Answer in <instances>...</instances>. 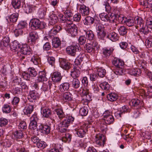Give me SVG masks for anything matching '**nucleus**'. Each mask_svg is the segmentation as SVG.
I'll return each instance as SVG.
<instances>
[{"mask_svg": "<svg viewBox=\"0 0 152 152\" xmlns=\"http://www.w3.org/2000/svg\"><path fill=\"white\" fill-rule=\"evenodd\" d=\"M113 64L116 67L115 69L113 71L116 75H122L124 73L123 69L124 63L120 59H114L113 61Z\"/></svg>", "mask_w": 152, "mask_h": 152, "instance_id": "nucleus-1", "label": "nucleus"}, {"mask_svg": "<svg viewBox=\"0 0 152 152\" xmlns=\"http://www.w3.org/2000/svg\"><path fill=\"white\" fill-rule=\"evenodd\" d=\"M74 118L71 116H68L61 122L59 124V129L61 132H64L66 131V128L69 126V124L74 121Z\"/></svg>", "mask_w": 152, "mask_h": 152, "instance_id": "nucleus-2", "label": "nucleus"}, {"mask_svg": "<svg viewBox=\"0 0 152 152\" xmlns=\"http://www.w3.org/2000/svg\"><path fill=\"white\" fill-rule=\"evenodd\" d=\"M31 27L33 30H36L38 28L43 29L45 28L46 24L44 23L41 22L40 20L36 18L32 19L31 21Z\"/></svg>", "mask_w": 152, "mask_h": 152, "instance_id": "nucleus-3", "label": "nucleus"}, {"mask_svg": "<svg viewBox=\"0 0 152 152\" xmlns=\"http://www.w3.org/2000/svg\"><path fill=\"white\" fill-rule=\"evenodd\" d=\"M65 29L68 33L71 34L72 37H75L77 35V27L75 25L72 24V21H70L68 25H66Z\"/></svg>", "mask_w": 152, "mask_h": 152, "instance_id": "nucleus-4", "label": "nucleus"}, {"mask_svg": "<svg viewBox=\"0 0 152 152\" xmlns=\"http://www.w3.org/2000/svg\"><path fill=\"white\" fill-rule=\"evenodd\" d=\"M80 48L79 45H71L66 48V53L69 55L75 56L77 53L79 51Z\"/></svg>", "mask_w": 152, "mask_h": 152, "instance_id": "nucleus-5", "label": "nucleus"}, {"mask_svg": "<svg viewBox=\"0 0 152 152\" xmlns=\"http://www.w3.org/2000/svg\"><path fill=\"white\" fill-rule=\"evenodd\" d=\"M104 120L106 124L108 125L112 124L114 121L113 116L111 115V113L108 111H106L104 113L103 115Z\"/></svg>", "mask_w": 152, "mask_h": 152, "instance_id": "nucleus-6", "label": "nucleus"}, {"mask_svg": "<svg viewBox=\"0 0 152 152\" xmlns=\"http://www.w3.org/2000/svg\"><path fill=\"white\" fill-rule=\"evenodd\" d=\"M38 37V34L37 32H31L29 33L27 39V43L30 45H34Z\"/></svg>", "mask_w": 152, "mask_h": 152, "instance_id": "nucleus-7", "label": "nucleus"}, {"mask_svg": "<svg viewBox=\"0 0 152 152\" xmlns=\"http://www.w3.org/2000/svg\"><path fill=\"white\" fill-rule=\"evenodd\" d=\"M95 142L99 146L103 147L105 143V138L102 135L99 134H96L95 137Z\"/></svg>", "mask_w": 152, "mask_h": 152, "instance_id": "nucleus-8", "label": "nucleus"}, {"mask_svg": "<svg viewBox=\"0 0 152 152\" xmlns=\"http://www.w3.org/2000/svg\"><path fill=\"white\" fill-rule=\"evenodd\" d=\"M31 49L27 44H24L22 45L19 51L18 52L26 55H29L31 53Z\"/></svg>", "mask_w": 152, "mask_h": 152, "instance_id": "nucleus-9", "label": "nucleus"}, {"mask_svg": "<svg viewBox=\"0 0 152 152\" xmlns=\"http://www.w3.org/2000/svg\"><path fill=\"white\" fill-rule=\"evenodd\" d=\"M41 113L43 117L48 118L52 114L50 110L47 107H43L41 108Z\"/></svg>", "mask_w": 152, "mask_h": 152, "instance_id": "nucleus-10", "label": "nucleus"}, {"mask_svg": "<svg viewBox=\"0 0 152 152\" xmlns=\"http://www.w3.org/2000/svg\"><path fill=\"white\" fill-rule=\"evenodd\" d=\"M60 66L65 70H68L70 68V64L65 59L61 58L59 60Z\"/></svg>", "mask_w": 152, "mask_h": 152, "instance_id": "nucleus-11", "label": "nucleus"}, {"mask_svg": "<svg viewBox=\"0 0 152 152\" xmlns=\"http://www.w3.org/2000/svg\"><path fill=\"white\" fill-rule=\"evenodd\" d=\"M46 72L43 70L39 72L38 76L37 77V80L39 82H42L45 81H46L47 78L46 77Z\"/></svg>", "mask_w": 152, "mask_h": 152, "instance_id": "nucleus-12", "label": "nucleus"}, {"mask_svg": "<svg viewBox=\"0 0 152 152\" xmlns=\"http://www.w3.org/2000/svg\"><path fill=\"white\" fill-rule=\"evenodd\" d=\"M39 94L37 92L32 91H30L28 96V98L30 102H35V100L39 98Z\"/></svg>", "mask_w": 152, "mask_h": 152, "instance_id": "nucleus-13", "label": "nucleus"}, {"mask_svg": "<svg viewBox=\"0 0 152 152\" xmlns=\"http://www.w3.org/2000/svg\"><path fill=\"white\" fill-rule=\"evenodd\" d=\"M62 77L61 73L58 72H54L52 76V80L54 82H60Z\"/></svg>", "mask_w": 152, "mask_h": 152, "instance_id": "nucleus-14", "label": "nucleus"}, {"mask_svg": "<svg viewBox=\"0 0 152 152\" xmlns=\"http://www.w3.org/2000/svg\"><path fill=\"white\" fill-rule=\"evenodd\" d=\"M39 127V130L43 134H48L50 132V128L47 125L41 124Z\"/></svg>", "mask_w": 152, "mask_h": 152, "instance_id": "nucleus-15", "label": "nucleus"}, {"mask_svg": "<svg viewBox=\"0 0 152 152\" xmlns=\"http://www.w3.org/2000/svg\"><path fill=\"white\" fill-rule=\"evenodd\" d=\"M135 23L136 26H134V27L137 28L138 27L141 28L144 25V21L142 18L140 17H136L134 19Z\"/></svg>", "mask_w": 152, "mask_h": 152, "instance_id": "nucleus-16", "label": "nucleus"}, {"mask_svg": "<svg viewBox=\"0 0 152 152\" xmlns=\"http://www.w3.org/2000/svg\"><path fill=\"white\" fill-rule=\"evenodd\" d=\"M128 73L131 75H133L135 76H137L141 74V71L140 69L138 68L131 69H129L128 71Z\"/></svg>", "mask_w": 152, "mask_h": 152, "instance_id": "nucleus-17", "label": "nucleus"}, {"mask_svg": "<svg viewBox=\"0 0 152 152\" xmlns=\"http://www.w3.org/2000/svg\"><path fill=\"white\" fill-rule=\"evenodd\" d=\"M80 9L82 15L86 16L88 15L89 14L90 9L88 7L83 5L80 6Z\"/></svg>", "mask_w": 152, "mask_h": 152, "instance_id": "nucleus-18", "label": "nucleus"}, {"mask_svg": "<svg viewBox=\"0 0 152 152\" xmlns=\"http://www.w3.org/2000/svg\"><path fill=\"white\" fill-rule=\"evenodd\" d=\"M114 49L111 48H104L103 49V53L105 57H108L112 53Z\"/></svg>", "mask_w": 152, "mask_h": 152, "instance_id": "nucleus-19", "label": "nucleus"}, {"mask_svg": "<svg viewBox=\"0 0 152 152\" xmlns=\"http://www.w3.org/2000/svg\"><path fill=\"white\" fill-rule=\"evenodd\" d=\"M80 74V72L79 67L74 68L71 71V76L74 78L79 77Z\"/></svg>", "mask_w": 152, "mask_h": 152, "instance_id": "nucleus-20", "label": "nucleus"}, {"mask_svg": "<svg viewBox=\"0 0 152 152\" xmlns=\"http://www.w3.org/2000/svg\"><path fill=\"white\" fill-rule=\"evenodd\" d=\"M59 28H60V27L59 26H58V27L53 26V28H51L49 31L48 35L49 36L52 37H54L55 35H56L58 32V30L59 29Z\"/></svg>", "mask_w": 152, "mask_h": 152, "instance_id": "nucleus-21", "label": "nucleus"}, {"mask_svg": "<svg viewBox=\"0 0 152 152\" xmlns=\"http://www.w3.org/2000/svg\"><path fill=\"white\" fill-rule=\"evenodd\" d=\"M21 45L16 41H14L12 43L11 48L15 51H19Z\"/></svg>", "mask_w": 152, "mask_h": 152, "instance_id": "nucleus-22", "label": "nucleus"}, {"mask_svg": "<svg viewBox=\"0 0 152 152\" xmlns=\"http://www.w3.org/2000/svg\"><path fill=\"white\" fill-rule=\"evenodd\" d=\"M107 99L111 102L115 101L118 99V96L115 93H110L107 95Z\"/></svg>", "mask_w": 152, "mask_h": 152, "instance_id": "nucleus-23", "label": "nucleus"}, {"mask_svg": "<svg viewBox=\"0 0 152 152\" xmlns=\"http://www.w3.org/2000/svg\"><path fill=\"white\" fill-rule=\"evenodd\" d=\"M94 21V19L91 17L87 16L83 20L84 24L86 25H89L92 24Z\"/></svg>", "mask_w": 152, "mask_h": 152, "instance_id": "nucleus-24", "label": "nucleus"}, {"mask_svg": "<svg viewBox=\"0 0 152 152\" xmlns=\"http://www.w3.org/2000/svg\"><path fill=\"white\" fill-rule=\"evenodd\" d=\"M58 18L56 15L52 14L50 15L49 20V24L52 26L58 22Z\"/></svg>", "mask_w": 152, "mask_h": 152, "instance_id": "nucleus-25", "label": "nucleus"}, {"mask_svg": "<svg viewBox=\"0 0 152 152\" xmlns=\"http://www.w3.org/2000/svg\"><path fill=\"white\" fill-rule=\"evenodd\" d=\"M69 87V83H64L60 85L59 90L61 92H64V91H68Z\"/></svg>", "mask_w": 152, "mask_h": 152, "instance_id": "nucleus-26", "label": "nucleus"}, {"mask_svg": "<svg viewBox=\"0 0 152 152\" xmlns=\"http://www.w3.org/2000/svg\"><path fill=\"white\" fill-rule=\"evenodd\" d=\"M85 55L80 53L75 59V62L77 65L81 64L84 59Z\"/></svg>", "mask_w": 152, "mask_h": 152, "instance_id": "nucleus-27", "label": "nucleus"}, {"mask_svg": "<svg viewBox=\"0 0 152 152\" xmlns=\"http://www.w3.org/2000/svg\"><path fill=\"white\" fill-rule=\"evenodd\" d=\"M107 37L113 42L116 41L118 39V34L114 32L110 33Z\"/></svg>", "mask_w": 152, "mask_h": 152, "instance_id": "nucleus-28", "label": "nucleus"}, {"mask_svg": "<svg viewBox=\"0 0 152 152\" xmlns=\"http://www.w3.org/2000/svg\"><path fill=\"white\" fill-rule=\"evenodd\" d=\"M86 38L89 40H94L95 39L94 35L93 32L91 31H86Z\"/></svg>", "mask_w": 152, "mask_h": 152, "instance_id": "nucleus-29", "label": "nucleus"}, {"mask_svg": "<svg viewBox=\"0 0 152 152\" xmlns=\"http://www.w3.org/2000/svg\"><path fill=\"white\" fill-rule=\"evenodd\" d=\"M34 107L32 105H28L24 110V112L25 114L28 115L30 114L33 110Z\"/></svg>", "mask_w": 152, "mask_h": 152, "instance_id": "nucleus-30", "label": "nucleus"}, {"mask_svg": "<svg viewBox=\"0 0 152 152\" xmlns=\"http://www.w3.org/2000/svg\"><path fill=\"white\" fill-rule=\"evenodd\" d=\"M75 131L78 136L81 137H83L86 135V131L81 128L75 129Z\"/></svg>", "mask_w": 152, "mask_h": 152, "instance_id": "nucleus-31", "label": "nucleus"}, {"mask_svg": "<svg viewBox=\"0 0 152 152\" xmlns=\"http://www.w3.org/2000/svg\"><path fill=\"white\" fill-rule=\"evenodd\" d=\"M63 97V100L66 102L71 101L72 98V94L69 92H66L64 93Z\"/></svg>", "mask_w": 152, "mask_h": 152, "instance_id": "nucleus-32", "label": "nucleus"}, {"mask_svg": "<svg viewBox=\"0 0 152 152\" xmlns=\"http://www.w3.org/2000/svg\"><path fill=\"white\" fill-rule=\"evenodd\" d=\"M72 85L73 88L76 89L81 87L80 81L76 78L73 79L72 81Z\"/></svg>", "mask_w": 152, "mask_h": 152, "instance_id": "nucleus-33", "label": "nucleus"}, {"mask_svg": "<svg viewBox=\"0 0 152 152\" xmlns=\"http://www.w3.org/2000/svg\"><path fill=\"white\" fill-rule=\"evenodd\" d=\"M61 41L59 38L54 37L52 40V45L55 48H57L61 45Z\"/></svg>", "mask_w": 152, "mask_h": 152, "instance_id": "nucleus-34", "label": "nucleus"}, {"mask_svg": "<svg viewBox=\"0 0 152 152\" xmlns=\"http://www.w3.org/2000/svg\"><path fill=\"white\" fill-rule=\"evenodd\" d=\"M54 111L56 113L59 118L61 119L63 118L65 116V114L62 109L61 108H56Z\"/></svg>", "mask_w": 152, "mask_h": 152, "instance_id": "nucleus-35", "label": "nucleus"}, {"mask_svg": "<svg viewBox=\"0 0 152 152\" xmlns=\"http://www.w3.org/2000/svg\"><path fill=\"white\" fill-rule=\"evenodd\" d=\"M53 148L48 150V152H60L58 148L62 150V148L60 146V145L58 144H55L53 145Z\"/></svg>", "mask_w": 152, "mask_h": 152, "instance_id": "nucleus-36", "label": "nucleus"}, {"mask_svg": "<svg viewBox=\"0 0 152 152\" xmlns=\"http://www.w3.org/2000/svg\"><path fill=\"white\" fill-rule=\"evenodd\" d=\"M106 71L104 69L100 68H98L97 71L98 75L101 77H103L106 74Z\"/></svg>", "mask_w": 152, "mask_h": 152, "instance_id": "nucleus-37", "label": "nucleus"}, {"mask_svg": "<svg viewBox=\"0 0 152 152\" xmlns=\"http://www.w3.org/2000/svg\"><path fill=\"white\" fill-rule=\"evenodd\" d=\"M18 13H14L10 15L8 19L11 22H15L18 19Z\"/></svg>", "mask_w": 152, "mask_h": 152, "instance_id": "nucleus-38", "label": "nucleus"}, {"mask_svg": "<svg viewBox=\"0 0 152 152\" xmlns=\"http://www.w3.org/2000/svg\"><path fill=\"white\" fill-rule=\"evenodd\" d=\"M12 4L15 9H19L21 6V1L20 0H13Z\"/></svg>", "mask_w": 152, "mask_h": 152, "instance_id": "nucleus-39", "label": "nucleus"}, {"mask_svg": "<svg viewBox=\"0 0 152 152\" xmlns=\"http://www.w3.org/2000/svg\"><path fill=\"white\" fill-rule=\"evenodd\" d=\"M71 135L69 133H66L64 136L62 137V140L64 142H69L71 140Z\"/></svg>", "mask_w": 152, "mask_h": 152, "instance_id": "nucleus-40", "label": "nucleus"}, {"mask_svg": "<svg viewBox=\"0 0 152 152\" xmlns=\"http://www.w3.org/2000/svg\"><path fill=\"white\" fill-rule=\"evenodd\" d=\"M128 108L127 106H124L121 109L119 112L116 113V114L118 115L120 117H121V115L122 114L128 111Z\"/></svg>", "mask_w": 152, "mask_h": 152, "instance_id": "nucleus-41", "label": "nucleus"}, {"mask_svg": "<svg viewBox=\"0 0 152 152\" xmlns=\"http://www.w3.org/2000/svg\"><path fill=\"white\" fill-rule=\"evenodd\" d=\"M35 7H36L33 6L27 5L25 7V12L27 14L31 13L33 10L35 9Z\"/></svg>", "mask_w": 152, "mask_h": 152, "instance_id": "nucleus-42", "label": "nucleus"}, {"mask_svg": "<svg viewBox=\"0 0 152 152\" xmlns=\"http://www.w3.org/2000/svg\"><path fill=\"white\" fill-rule=\"evenodd\" d=\"M88 113V110L87 107L84 106L81 108L79 111V113L82 116H85L87 115Z\"/></svg>", "mask_w": 152, "mask_h": 152, "instance_id": "nucleus-43", "label": "nucleus"}, {"mask_svg": "<svg viewBox=\"0 0 152 152\" xmlns=\"http://www.w3.org/2000/svg\"><path fill=\"white\" fill-rule=\"evenodd\" d=\"M31 61L36 65H38L41 62L40 59L37 56H33L31 58Z\"/></svg>", "mask_w": 152, "mask_h": 152, "instance_id": "nucleus-44", "label": "nucleus"}, {"mask_svg": "<svg viewBox=\"0 0 152 152\" xmlns=\"http://www.w3.org/2000/svg\"><path fill=\"white\" fill-rule=\"evenodd\" d=\"M118 31L121 35H124L126 34L127 30L125 26H121L118 28Z\"/></svg>", "mask_w": 152, "mask_h": 152, "instance_id": "nucleus-45", "label": "nucleus"}, {"mask_svg": "<svg viewBox=\"0 0 152 152\" xmlns=\"http://www.w3.org/2000/svg\"><path fill=\"white\" fill-rule=\"evenodd\" d=\"M101 88L106 91H108L110 87V85L106 82H104L101 83L100 86Z\"/></svg>", "mask_w": 152, "mask_h": 152, "instance_id": "nucleus-46", "label": "nucleus"}, {"mask_svg": "<svg viewBox=\"0 0 152 152\" xmlns=\"http://www.w3.org/2000/svg\"><path fill=\"white\" fill-rule=\"evenodd\" d=\"M28 73H29L31 77H36L37 75V73L35 69L33 67L29 68L28 70Z\"/></svg>", "mask_w": 152, "mask_h": 152, "instance_id": "nucleus-47", "label": "nucleus"}, {"mask_svg": "<svg viewBox=\"0 0 152 152\" xmlns=\"http://www.w3.org/2000/svg\"><path fill=\"white\" fill-rule=\"evenodd\" d=\"M126 22L124 23L129 26H133L134 25V21L132 18H125Z\"/></svg>", "mask_w": 152, "mask_h": 152, "instance_id": "nucleus-48", "label": "nucleus"}, {"mask_svg": "<svg viewBox=\"0 0 152 152\" xmlns=\"http://www.w3.org/2000/svg\"><path fill=\"white\" fill-rule=\"evenodd\" d=\"M2 110L3 112L7 113L10 112L11 108L10 105L6 104L4 105L2 107Z\"/></svg>", "mask_w": 152, "mask_h": 152, "instance_id": "nucleus-49", "label": "nucleus"}, {"mask_svg": "<svg viewBox=\"0 0 152 152\" xmlns=\"http://www.w3.org/2000/svg\"><path fill=\"white\" fill-rule=\"evenodd\" d=\"M99 16L101 20L103 21H107L108 20L109 16L106 13H101L99 14Z\"/></svg>", "mask_w": 152, "mask_h": 152, "instance_id": "nucleus-50", "label": "nucleus"}, {"mask_svg": "<svg viewBox=\"0 0 152 152\" xmlns=\"http://www.w3.org/2000/svg\"><path fill=\"white\" fill-rule=\"evenodd\" d=\"M10 40L9 37L6 36L4 37L3 39V45L5 47H7L9 45Z\"/></svg>", "mask_w": 152, "mask_h": 152, "instance_id": "nucleus-51", "label": "nucleus"}, {"mask_svg": "<svg viewBox=\"0 0 152 152\" xmlns=\"http://www.w3.org/2000/svg\"><path fill=\"white\" fill-rule=\"evenodd\" d=\"M42 82H39L38 80H36V82L34 83V85L32 86V87L33 88L38 90L39 88H41V86Z\"/></svg>", "mask_w": 152, "mask_h": 152, "instance_id": "nucleus-52", "label": "nucleus"}, {"mask_svg": "<svg viewBox=\"0 0 152 152\" xmlns=\"http://www.w3.org/2000/svg\"><path fill=\"white\" fill-rule=\"evenodd\" d=\"M14 137L16 138H21L23 136L22 132L20 130L16 131L14 133Z\"/></svg>", "mask_w": 152, "mask_h": 152, "instance_id": "nucleus-53", "label": "nucleus"}, {"mask_svg": "<svg viewBox=\"0 0 152 152\" xmlns=\"http://www.w3.org/2000/svg\"><path fill=\"white\" fill-rule=\"evenodd\" d=\"M143 5L146 8L151 7L152 6V0H145L144 1Z\"/></svg>", "mask_w": 152, "mask_h": 152, "instance_id": "nucleus-54", "label": "nucleus"}, {"mask_svg": "<svg viewBox=\"0 0 152 152\" xmlns=\"http://www.w3.org/2000/svg\"><path fill=\"white\" fill-rule=\"evenodd\" d=\"M83 92L85 96H86V98L87 100H91V97L89 95V92L88 89L86 88H85L83 89Z\"/></svg>", "mask_w": 152, "mask_h": 152, "instance_id": "nucleus-55", "label": "nucleus"}, {"mask_svg": "<svg viewBox=\"0 0 152 152\" xmlns=\"http://www.w3.org/2000/svg\"><path fill=\"white\" fill-rule=\"evenodd\" d=\"M26 23L24 21L20 22L18 25L17 28L20 30H23V31L24 29L26 28Z\"/></svg>", "mask_w": 152, "mask_h": 152, "instance_id": "nucleus-56", "label": "nucleus"}, {"mask_svg": "<svg viewBox=\"0 0 152 152\" xmlns=\"http://www.w3.org/2000/svg\"><path fill=\"white\" fill-rule=\"evenodd\" d=\"M86 50L88 53H90L94 49V48L91 44L88 43L86 44L85 47Z\"/></svg>", "mask_w": 152, "mask_h": 152, "instance_id": "nucleus-57", "label": "nucleus"}, {"mask_svg": "<svg viewBox=\"0 0 152 152\" xmlns=\"http://www.w3.org/2000/svg\"><path fill=\"white\" fill-rule=\"evenodd\" d=\"M140 103V100L137 99H132L131 101L129 102V104L132 106H137Z\"/></svg>", "mask_w": 152, "mask_h": 152, "instance_id": "nucleus-58", "label": "nucleus"}, {"mask_svg": "<svg viewBox=\"0 0 152 152\" xmlns=\"http://www.w3.org/2000/svg\"><path fill=\"white\" fill-rule=\"evenodd\" d=\"M145 45L147 48L152 47V38H148L145 40Z\"/></svg>", "mask_w": 152, "mask_h": 152, "instance_id": "nucleus-59", "label": "nucleus"}, {"mask_svg": "<svg viewBox=\"0 0 152 152\" xmlns=\"http://www.w3.org/2000/svg\"><path fill=\"white\" fill-rule=\"evenodd\" d=\"M17 53L19 56V58L21 61H26L27 57L26 55L21 54V53L18 52Z\"/></svg>", "mask_w": 152, "mask_h": 152, "instance_id": "nucleus-60", "label": "nucleus"}, {"mask_svg": "<svg viewBox=\"0 0 152 152\" xmlns=\"http://www.w3.org/2000/svg\"><path fill=\"white\" fill-rule=\"evenodd\" d=\"M118 16V19L117 20L120 23L124 24L126 22L125 19V18H126L124 17L123 15H118L117 14Z\"/></svg>", "mask_w": 152, "mask_h": 152, "instance_id": "nucleus-61", "label": "nucleus"}, {"mask_svg": "<svg viewBox=\"0 0 152 152\" xmlns=\"http://www.w3.org/2000/svg\"><path fill=\"white\" fill-rule=\"evenodd\" d=\"M117 14H115L114 13H112L110 15V16L109 17L108 20L110 21H112L113 22H114L115 20H117Z\"/></svg>", "mask_w": 152, "mask_h": 152, "instance_id": "nucleus-62", "label": "nucleus"}, {"mask_svg": "<svg viewBox=\"0 0 152 152\" xmlns=\"http://www.w3.org/2000/svg\"><path fill=\"white\" fill-rule=\"evenodd\" d=\"M37 122H30L29 128L31 130H34L37 128Z\"/></svg>", "mask_w": 152, "mask_h": 152, "instance_id": "nucleus-63", "label": "nucleus"}, {"mask_svg": "<svg viewBox=\"0 0 152 152\" xmlns=\"http://www.w3.org/2000/svg\"><path fill=\"white\" fill-rule=\"evenodd\" d=\"M140 31L145 34H147L149 32L147 26H146L145 25L141 28L140 29Z\"/></svg>", "mask_w": 152, "mask_h": 152, "instance_id": "nucleus-64", "label": "nucleus"}]
</instances>
